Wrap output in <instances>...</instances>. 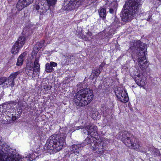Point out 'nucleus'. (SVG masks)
<instances>
[{"label": "nucleus", "mask_w": 161, "mask_h": 161, "mask_svg": "<svg viewBox=\"0 0 161 161\" xmlns=\"http://www.w3.org/2000/svg\"><path fill=\"white\" fill-rule=\"evenodd\" d=\"M86 128L88 129L87 130V135H90V136L93 137H96L98 138L97 128V126L94 125L91 126L87 125L86 126Z\"/></svg>", "instance_id": "obj_11"}, {"label": "nucleus", "mask_w": 161, "mask_h": 161, "mask_svg": "<svg viewBox=\"0 0 161 161\" xmlns=\"http://www.w3.org/2000/svg\"><path fill=\"white\" fill-rule=\"evenodd\" d=\"M79 37H80L81 38H82V39H83V37H84V36H83V35H82V36H81V35H80V36ZM85 38V39L86 38V37H85V36H84Z\"/></svg>", "instance_id": "obj_38"}, {"label": "nucleus", "mask_w": 161, "mask_h": 161, "mask_svg": "<svg viewBox=\"0 0 161 161\" xmlns=\"http://www.w3.org/2000/svg\"><path fill=\"white\" fill-rule=\"evenodd\" d=\"M115 93L117 97L121 102L125 103L128 101L129 98L125 90L119 88L115 91Z\"/></svg>", "instance_id": "obj_8"}, {"label": "nucleus", "mask_w": 161, "mask_h": 161, "mask_svg": "<svg viewBox=\"0 0 161 161\" xmlns=\"http://www.w3.org/2000/svg\"><path fill=\"white\" fill-rule=\"evenodd\" d=\"M130 49L133 52L132 57L134 61H137L138 65L142 70L146 69L148 65L146 58L147 55L146 44L140 40L134 41Z\"/></svg>", "instance_id": "obj_1"}, {"label": "nucleus", "mask_w": 161, "mask_h": 161, "mask_svg": "<svg viewBox=\"0 0 161 161\" xmlns=\"http://www.w3.org/2000/svg\"><path fill=\"white\" fill-rule=\"evenodd\" d=\"M50 6L48 4H42L41 2L36 1L34 6V10L36 11L41 15H47Z\"/></svg>", "instance_id": "obj_7"}, {"label": "nucleus", "mask_w": 161, "mask_h": 161, "mask_svg": "<svg viewBox=\"0 0 161 161\" xmlns=\"http://www.w3.org/2000/svg\"><path fill=\"white\" fill-rule=\"evenodd\" d=\"M97 140L96 137H94L91 136H88L85 140L84 143L82 144H84L85 146L89 144L92 148V144L93 143H95Z\"/></svg>", "instance_id": "obj_17"}, {"label": "nucleus", "mask_w": 161, "mask_h": 161, "mask_svg": "<svg viewBox=\"0 0 161 161\" xmlns=\"http://www.w3.org/2000/svg\"><path fill=\"white\" fill-rule=\"evenodd\" d=\"M119 136L124 144L131 149L138 150L140 147V145L138 141L135 138L133 142H132L133 135L128 132H121L119 133Z\"/></svg>", "instance_id": "obj_5"}, {"label": "nucleus", "mask_w": 161, "mask_h": 161, "mask_svg": "<svg viewBox=\"0 0 161 161\" xmlns=\"http://www.w3.org/2000/svg\"><path fill=\"white\" fill-rule=\"evenodd\" d=\"M134 79L139 86L143 87L145 85V78L142 75L139 74L135 77Z\"/></svg>", "instance_id": "obj_13"}, {"label": "nucleus", "mask_w": 161, "mask_h": 161, "mask_svg": "<svg viewBox=\"0 0 161 161\" xmlns=\"http://www.w3.org/2000/svg\"><path fill=\"white\" fill-rule=\"evenodd\" d=\"M73 153H72V155H73ZM72 156H73V155H72Z\"/></svg>", "instance_id": "obj_41"}, {"label": "nucleus", "mask_w": 161, "mask_h": 161, "mask_svg": "<svg viewBox=\"0 0 161 161\" xmlns=\"http://www.w3.org/2000/svg\"><path fill=\"white\" fill-rule=\"evenodd\" d=\"M26 54L25 53H22L18 58L16 65L17 66H20L23 64V58L25 56Z\"/></svg>", "instance_id": "obj_24"}, {"label": "nucleus", "mask_w": 161, "mask_h": 161, "mask_svg": "<svg viewBox=\"0 0 161 161\" xmlns=\"http://www.w3.org/2000/svg\"><path fill=\"white\" fill-rule=\"evenodd\" d=\"M73 56L69 54H66L63 56L62 58L63 61L62 62V64L68 65L71 59H73Z\"/></svg>", "instance_id": "obj_19"}, {"label": "nucleus", "mask_w": 161, "mask_h": 161, "mask_svg": "<svg viewBox=\"0 0 161 161\" xmlns=\"http://www.w3.org/2000/svg\"><path fill=\"white\" fill-rule=\"evenodd\" d=\"M20 73V72L19 71H18L12 73L9 76V78H11L13 79V80L14 81V80L15 79L18 75Z\"/></svg>", "instance_id": "obj_28"}, {"label": "nucleus", "mask_w": 161, "mask_h": 161, "mask_svg": "<svg viewBox=\"0 0 161 161\" xmlns=\"http://www.w3.org/2000/svg\"><path fill=\"white\" fill-rule=\"evenodd\" d=\"M112 21L111 26L113 29L110 31L111 32H113V34H114L115 30L120 26V22L116 16L112 18Z\"/></svg>", "instance_id": "obj_12"}, {"label": "nucleus", "mask_w": 161, "mask_h": 161, "mask_svg": "<svg viewBox=\"0 0 161 161\" xmlns=\"http://www.w3.org/2000/svg\"><path fill=\"white\" fill-rule=\"evenodd\" d=\"M150 18H149V19H147V20L148 21H149V19H150Z\"/></svg>", "instance_id": "obj_40"}, {"label": "nucleus", "mask_w": 161, "mask_h": 161, "mask_svg": "<svg viewBox=\"0 0 161 161\" xmlns=\"http://www.w3.org/2000/svg\"><path fill=\"white\" fill-rule=\"evenodd\" d=\"M111 2V3L108 1L107 3V4L109 5L108 9L109 13L110 14H113L114 12H116L117 10V8L118 7V3L115 1Z\"/></svg>", "instance_id": "obj_15"}, {"label": "nucleus", "mask_w": 161, "mask_h": 161, "mask_svg": "<svg viewBox=\"0 0 161 161\" xmlns=\"http://www.w3.org/2000/svg\"><path fill=\"white\" fill-rule=\"evenodd\" d=\"M39 57L36 58L34 64V68L32 65L28 63L25 69V73L29 76L34 77L35 76L34 72L39 71L40 70V64H39Z\"/></svg>", "instance_id": "obj_6"}, {"label": "nucleus", "mask_w": 161, "mask_h": 161, "mask_svg": "<svg viewBox=\"0 0 161 161\" xmlns=\"http://www.w3.org/2000/svg\"><path fill=\"white\" fill-rule=\"evenodd\" d=\"M26 40L25 36L23 34L20 36L15 43H17L19 47H22L25 44Z\"/></svg>", "instance_id": "obj_18"}, {"label": "nucleus", "mask_w": 161, "mask_h": 161, "mask_svg": "<svg viewBox=\"0 0 161 161\" xmlns=\"http://www.w3.org/2000/svg\"><path fill=\"white\" fill-rule=\"evenodd\" d=\"M19 111H17L15 112V114H12L11 117L12 120V122L13 123V121H15L22 114V110L19 109Z\"/></svg>", "instance_id": "obj_21"}, {"label": "nucleus", "mask_w": 161, "mask_h": 161, "mask_svg": "<svg viewBox=\"0 0 161 161\" xmlns=\"http://www.w3.org/2000/svg\"><path fill=\"white\" fill-rule=\"evenodd\" d=\"M33 2V0H19L16 4V8L19 11H21Z\"/></svg>", "instance_id": "obj_10"}, {"label": "nucleus", "mask_w": 161, "mask_h": 161, "mask_svg": "<svg viewBox=\"0 0 161 161\" xmlns=\"http://www.w3.org/2000/svg\"><path fill=\"white\" fill-rule=\"evenodd\" d=\"M6 116H11V112L10 111H6L5 112Z\"/></svg>", "instance_id": "obj_36"}, {"label": "nucleus", "mask_w": 161, "mask_h": 161, "mask_svg": "<svg viewBox=\"0 0 161 161\" xmlns=\"http://www.w3.org/2000/svg\"><path fill=\"white\" fill-rule=\"evenodd\" d=\"M101 71L99 68H97L92 71V75L93 78H97L100 74Z\"/></svg>", "instance_id": "obj_25"}, {"label": "nucleus", "mask_w": 161, "mask_h": 161, "mask_svg": "<svg viewBox=\"0 0 161 161\" xmlns=\"http://www.w3.org/2000/svg\"><path fill=\"white\" fill-rule=\"evenodd\" d=\"M141 0H129L123 6L120 16L123 21L127 22L131 19L133 15L137 13L141 5Z\"/></svg>", "instance_id": "obj_3"}, {"label": "nucleus", "mask_w": 161, "mask_h": 161, "mask_svg": "<svg viewBox=\"0 0 161 161\" xmlns=\"http://www.w3.org/2000/svg\"><path fill=\"white\" fill-rule=\"evenodd\" d=\"M86 127V126L83 129V132L84 133L87 134V130H88V129H87L86 128V129H85Z\"/></svg>", "instance_id": "obj_37"}, {"label": "nucleus", "mask_w": 161, "mask_h": 161, "mask_svg": "<svg viewBox=\"0 0 161 161\" xmlns=\"http://www.w3.org/2000/svg\"><path fill=\"white\" fill-rule=\"evenodd\" d=\"M66 137V134L63 133L53 134L47 140L46 149L50 153L58 152L62 149L65 143Z\"/></svg>", "instance_id": "obj_2"}, {"label": "nucleus", "mask_w": 161, "mask_h": 161, "mask_svg": "<svg viewBox=\"0 0 161 161\" xmlns=\"http://www.w3.org/2000/svg\"><path fill=\"white\" fill-rule=\"evenodd\" d=\"M4 117V115L0 114V122L2 124H8L12 123L11 116H6V120L3 119Z\"/></svg>", "instance_id": "obj_20"}, {"label": "nucleus", "mask_w": 161, "mask_h": 161, "mask_svg": "<svg viewBox=\"0 0 161 161\" xmlns=\"http://www.w3.org/2000/svg\"><path fill=\"white\" fill-rule=\"evenodd\" d=\"M100 117V114L97 111H96L94 113H92V118L94 120H96L97 119L99 118Z\"/></svg>", "instance_id": "obj_29"}, {"label": "nucleus", "mask_w": 161, "mask_h": 161, "mask_svg": "<svg viewBox=\"0 0 161 161\" xmlns=\"http://www.w3.org/2000/svg\"><path fill=\"white\" fill-rule=\"evenodd\" d=\"M6 81V77H3L0 78V85H2L3 86V87H5Z\"/></svg>", "instance_id": "obj_32"}, {"label": "nucleus", "mask_w": 161, "mask_h": 161, "mask_svg": "<svg viewBox=\"0 0 161 161\" xmlns=\"http://www.w3.org/2000/svg\"><path fill=\"white\" fill-rule=\"evenodd\" d=\"M106 15V10L105 8H103L100 9L99 12V15L100 17L105 19Z\"/></svg>", "instance_id": "obj_27"}, {"label": "nucleus", "mask_w": 161, "mask_h": 161, "mask_svg": "<svg viewBox=\"0 0 161 161\" xmlns=\"http://www.w3.org/2000/svg\"><path fill=\"white\" fill-rule=\"evenodd\" d=\"M159 150L156 149H153L151 152L152 155L154 157L159 155Z\"/></svg>", "instance_id": "obj_30"}, {"label": "nucleus", "mask_w": 161, "mask_h": 161, "mask_svg": "<svg viewBox=\"0 0 161 161\" xmlns=\"http://www.w3.org/2000/svg\"><path fill=\"white\" fill-rule=\"evenodd\" d=\"M93 96L92 90L89 88L82 89L76 94L74 101L78 106L84 107L92 101Z\"/></svg>", "instance_id": "obj_4"}, {"label": "nucleus", "mask_w": 161, "mask_h": 161, "mask_svg": "<svg viewBox=\"0 0 161 161\" xmlns=\"http://www.w3.org/2000/svg\"><path fill=\"white\" fill-rule=\"evenodd\" d=\"M54 69L49 63H47L46 64V65L45 70L47 73H50Z\"/></svg>", "instance_id": "obj_26"}, {"label": "nucleus", "mask_w": 161, "mask_h": 161, "mask_svg": "<svg viewBox=\"0 0 161 161\" xmlns=\"http://www.w3.org/2000/svg\"><path fill=\"white\" fill-rule=\"evenodd\" d=\"M14 85V81L11 78H9V76L7 78H6V81L5 82V87H8L9 86H10L11 87H13Z\"/></svg>", "instance_id": "obj_22"}, {"label": "nucleus", "mask_w": 161, "mask_h": 161, "mask_svg": "<svg viewBox=\"0 0 161 161\" xmlns=\"http://www.w3.org/2000/svg\"><path fill=\"white\" fill-rule=\"evenodd\" d=\"M105 65V63L103 62L99 65V67L98 68H99L100 69L101 71L102 70V68Z\"/></svg>", "instance_id": "obj_35"}, {"label": "nucleus", "mask_w": 161, "mask_h": 161, "mask_svg": "<svg viewBox=\"0 0 161 161\" xmlns=\"http://www.w3.org/2000/svg\"><path fill=\"white\" fill-rule=\"evenodd\" d=\"M24 13V17H26V15L25 12V11L23 12Z\"/></svg>", "instance_id": "obj_39"}, {"label": "nucleus", "mask_w": 161, "mask_h": 161, "mask_svg": "<svg viewBox=\"0 0 161 161\" xmlns=\"http://www.w3.org/2000/svg\"><path fill=\"white\" fill-rule=\"evenodd\" d=\"M104 143L103 142H97V141L95 143L92 144V148L93 151H95L96 152L98 153L102 154L104 153Z\"/></svg>", "instance_id": "obj_9"}, {"label": "nucleus", "mask_w": 161, "mask_h": 161, "mask_svg": "<svg viewBox=\"0 0 161 161\" xmlns=\"http://www.w3.org/2000/svg\"><path fill=\"white\" fill-rule=\"evenodd\" d=\"M8 104L10 105H12L10 106H14L16 105V103L14 101H10L8 102Z\"/></svg>", "instance_id": "obj_33"}, {"label": "nucleus", "mask_w": 161, "mask_h": 161, "mask_svg": "<svg viewBox=\"0 0 161 161\" xmlns=\"http://www.w3.org/2000/svg\"><path fill=\"white\" fill-rule=\"evenodd\" d=\"M19 46L17 45V43H15L14 45L12 46L11 50V53L14 54H17L19 50L21 47H19Z\"/></svg>", "instance_id": "obj_23"}, {"label": "nucleus", "mask_w": 161, "mask_h": 161, "mask_svg": "<svg viewBox=\"0 0 161 161\" xmlns=\"http://www.w3.org/2000/svg\"><path fill=\"white\" fill-rule=\"evenodd\" d=\"M47 3L50 6H53L56 3L57 0H46Z\"/></svg>", "instance_id": "obj_31"}, {"label": "nucleus", "mask_w": 161, "mask_h": 161, "mask_svg": "<svg viewBox=\"0 0 161 161\" xmlns=\"http://www.w3.org/2000/svg\"><path fill=\"white\" fill-rule=\"evenodd\" d=\"M160 161H161V160H160Z\"/></svg>", "instance_id": "obj_42"}, {"label": "nucleus", "mask_w": 161, "mask_h": 161, "mask_svg": "<svg viewBox=\"0 0 161 161\" xmlns=\"http://www.w3.org/2000/svg\"><path fill=\"white\" fill-rule=\"evenodd\" d=\"M84 146V144H74L71 147V151L74 154L78 156L80 150Z\"/></svg>", "instance_id": "obj_14"}, {"label": "nucleus", "mask_w": 161, "mask_h": 161, "mask_svg": "<svg viewBox=\"0 0 161 161\" xmlns=\"http://www.w3.org/2000/svg\"><path fill=\"white\" fill-rule=\"evenodd\" d=\"M44 40H42L37 42L34 47L32 53H33V52H34V54H36L39 50L44 46Z\"/></svg>", "instance_id": "obj_16"}, {"label": "nucleus", "mask_w": 161, "mask_h": 161, "mask_svg": "<svg viewBox=\"0 0 161 161\" xmlns=\"http://www.w3.org/2000/svg\"><path fill=\"white\" fill-rule=\"evenodd\" d=\"M49 64H50L51 65L52 67H56L57 65V63H56L54 62H50Z\"/></svg>", "instance_id": "obj_34"}]
</instances>
